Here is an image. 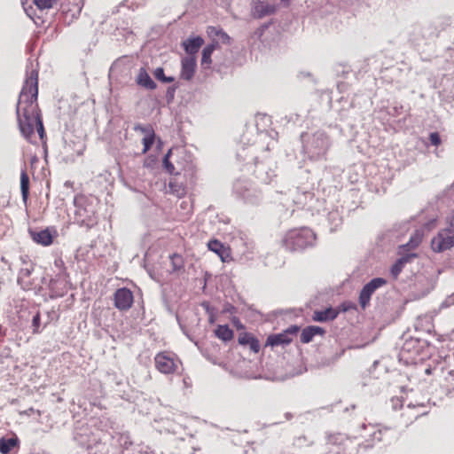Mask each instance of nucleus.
<instances>
[{"label": "nucleus", "instance_id": "28", "mask_svg": "<svg viewBox=\"0 0 454 454\" xmlns=\"http://www.w3.org/2000/svg\"><path fill=\"white\" fill-rule=\"evenodd\" d=\"M169 258L172 265V271H179L184 268V259L180 254H173Z\"/></svg>", "mask_w": 454, "mask_h": 454}, {"label": "nucleus", "instance_id": "8", "mask_svg": "<svg viewBox=\"0 0 454 454\" xmlns=\"http://www.w3.org/2000/svg\"><path fill=\"white\" fill-rule=\"evenodd\" d=\"M387 284V280L382 278H372L369 283H367L361 290L359 294V304L362 307V309H365L369 303L372 295L374 294V292L385 286Z\"/></svg>", "mask_w": 454, "mask_h": 454}, {"label": "nucleus", "instance_id": "34", "mask_svg": "<svg viewBox=\"0 0 454 454\" xmlns=\"http://www.w3.org/2000/svg\"><path fill=\"white\" fill-rule=\"evenodd\" d=\"M328 220L334 227H338L341 223V217L337 211L330 212Z\"/></svg>", "mask_w": 454, "mask_h": 454}, {"label": "nucleus", "instance_id": "26", "mask_svg": "<svg viewBox=\"0 0 454 454\" xmlns=\"http://www.w3.org/2000/svg\"><path fill=\"white\" fill-rule=\"evenodd\" d=\"M20 190L22 200L26 202L29 193V178L26 171H22L20 175Z\"/></svg>", "mask_w": 454, "mask_h": 454}, {"label": "nucleus", "instance_id": "15", "mask_svg": "<svg viewBox=\"0 0 454 454\" xmlns=\"http://www.w3.org/2000/svg\"><path fill=\"white\" fill-rule=\"evenodd\" d=\"M292 337L288 336V333L283 332L278 334L270 335L267 338L265 346H270L272 348L277 346L285 347L292 342Z\"/></svg>", "mask_w": 454, "mask_h": 454}, {"label": "nucleus", "instance_id": "38", "mask_svg": "<svg viewBox=\"0 0 454 454\" xmlns=\"http://www.w3.org/2000/svg\"><path fill=\"white\" fill-rule=\"evenodd\" d=\"M369 428L372 430V440L380 442L382 440V431L380 429H376L374 426L370 425Z\"/></svg>", "mask_w": 454, "mask_h": 454}, {"label": "nucleus", "instance_id": "16", "mask_svg": "<svg viewBox=\"0 0 454 454\" xmlns=\"http://www.w3.org/2000/svg\"><path fill=\"white\" fill-rule=\"evenodd\" d=\"M29 233L32 239L37 244L43 246H49L53 241L52 235L48 229L42 230L39 231H30Z\"/></svg>", "mask_w": 454, "mask_h": 454}, {"label": "nucleus", "instance_id": "22", "mask_svg": "<svg viewBox=\"0 0 454 454\" xmlns=\"http://www.w3.org/2000/svg\"><path fill=\"white\" fill-rule=\"evenodd\" d=\"M239 342L241 345H248L250 349L254 353L260 350V342L257 339L250 334H245L239 338Z\"/></svg>", "mask_w": 454, "mask_h": 454}, {"label": "nucleus", "instance_id": "46", "mask_svg": "<svg viewBox=\"0 0 454 454\" xmlns=\"http://www.w3.org/2000/svg\"><path fill=\"white\" fill-rule=\"evenodd\" d=\"M154 163V160H149V159H146L144 162V167L145 168H151L152 165Z\"/></svg>", "mask_w": 454, "mask_h": 454}, {"label": "nucleus", "instance_id": "17", "mask_svg": "<svg viewBox=\"0 0 454 454\" xmlns=\"http://www.w3.org/2000/svg\"><path fill=\"white\" fill-rule=\"evenodd\" d=\"M136 82L139 86L147 90H154L157 86L144 67L139 69Z\"/></svg>", "mask_w": 454, "mask_h": 454}, {"label": "nucleus", "instance_id": "36", "mask_svg": "<svg viewBox=\"0 0 454 454\" xmlns=\"http://www.w3.org/2000/svg\"><path fill=\"white\" fill-rule=\"evenodd\" d=\"M257 147L258 145H254L247 149L243 148L242 152L238 153V157H243V160H246L248 154L252 156L256 153Z\"/></svg>", "mask_w": 454, "mask_h": 454}, {"label": "nucleus", "instance_id": "39", "mask_svg": "<svg viewBox=\"0 0 454 454\" xmlns=\"http://www.w3.org/2000/svg\"><path fill=\"white\" fill-rule=\"evenodd\" d=\"M429 140L434 146H438L441 144V137L437 132H432L429 136Z\"/></svg>", "mask_w": 454, "mask_h": 454}, {"label": "nucleus", "instance_id": "24", "mask_svg": "<svg viewBox=\"0 0 454 454\" xmlns=\"http://www.w3.org/2000/svg\"><path fill=\"white\" fill-rule=\"evenodd\" d=\"M415 256L416 255L412 254L399 258L391 268V274L394 276V278H397V276L402 271L403 266L410 261L411 258Z\"/></svg>", "mask_w": 454, "mask_h": 454}, {"label": "nucleus", "instance_id": "29", "mask_svg": "<svg viewBox=\"0 0 454 454\" xmlns=\"http://www.w3.org/2000/svg\"><path fill=\"white\" fill-rule=\"evenodd\" d=\"M153 75L157 80L163 83L172 82L175 80L173 76H166L162 67H157L153 72Z\"/></svg>", "mask_w": 454, "mask_h": 454}, {"label": "nucleus", "instance_id": "2", "mask_svg": "<svg viewBox=\"0 0 454 454\" xmlns=\"http://www.w3.org/2000/svg\"><path fill=\"white\" fill-rule=\"evenodd\" d=\"M98 200L94 196L77 195L74 200V220L80 226L88 229L98 223L97 207Z\"/></svg>", "mask_w": 454, "mask_h": 454}, {"label": "nucleus", "instance_id": "19", "mask_svg": "<svg viewBox=\"0 0 454 454\" xmlns=\"http://www.w3.org/2000/svg\"><path fill=\"white\" fill-rule=\"evenodd\" d=\"M203 39L200 36H197L184 41L183 43V46L189 56H193L199 51L200 48L203 45Z\"/></svg>", "mask_w": 454, "mask_h": 454}, {"label": "nucleus", "instance_id": "42", "mask_svg": "<svg viewBox=\"0 0 454 454\" xmlns=\"http://www.w3.org/2000/svg\"><path fill=\"white\" fill-rule=\"evenodd\" d=\"M30 273H31V271L28 269L20 270V274H19V281L25 278L29 277Z\"/></svg>", "mask_w": 454, "mask_h": 454}, {"label": "nucleus", "instance_id": "31", "mask_svg": "<svg viewBox=\"0 0 454 454\" xmlns=\"http://www.w3.org/2000/svg\"><path fill=\"white\" fill-rule=\"evenodd\" d=\"M154 137H155L154 133L144 137V138L142 139V143L144 145L143 153H145L147 151L150 150V148L152 147V145L154 143Z\"/></svg>", "mask_w": 454, "mask_h": 454}, {"label": "nucleus", "instance_id": "47", "mask_svg": "<svg viewBox=\"0 0 454 454\" xmlns=\"http://www.w3.org/2000/svg\"><path fill=\"white\" fill-rule=\"evenodd\" d=\"M35 413H37L38 415H40V414H41L40 411H38V410H37V411H35L34 408H30V409H28L27 411H25V414H27V415H30V414L35 413Z\"/></svg>", "mask_w": 454, "mask_h": 454}, {"label": "nucleus", "instance_id": "14", "mask_svg": "<svg viewBox=\"0 0 454 454\" xmlns=\"http://www.w3.org/2000/svg\"><path fill=\"white\" fill-rule=\"evenodd\" d=\"M435 224V219H432L431 221L427 222L423 229L416 230L413 236L411 237L409 242L406 244L407 247L411 248L417 247L420 242L423 239V237L425 235L424 229H427V231H430L433 227H434Z\"/></svg>", "mask_w": 454, "mask_h": 454}, {"label": "nucleus", "instance_id": "35", "mask_svg": "<svg viewBox=\"0 0 454 454\" xmlns=\"http://www.w3.org/2000/svg\"><path fill=\"white\" fill-rule=\"evenodd\" d=\"M134 129L136 131H139V132L145 134V136H148V135L154 133V130L151 125L144 126L141 124H137V125H135Z\"/></svg>", "mask_w": 454, "mask_h": 454}, {"label": "nucleus", "instance_id": "13", "mask_svg": "<svg viewBox=\"0 0 454 454\" xmlns=\"http://www.w3.org/2000/svg\"><path fill=\"white\" fill-rule=\"evenodd\" d=\"M207 34L212 37L213 42L215 43V47L218 46L219 43L223 44H230L231 37L225 33L222 28L216 27H208Z\"/></svg>", "mask_w": 454, "mask_h": 454}, {"label": "nucleus", "instance_id": "40", "mask_svg": "<svg viewBox=\"0 0 454 454\" xmlns=\"http://www.w3.org/2000/svg\"><path fill=\"white\" fill-rule=\"evenodd\" d=\"M418 343L417 340H410L404 342L403 346V351H410L412 347H414L415 344Z\"/></svg>", "mask_w": 454, "mask_h": 454}, {"label": "nucleus", "instance_id": "52", "mask_svg": "<svg viewBox=\"0 0 454 454\" xmlns=\"http://www.w3.org/2000/svg\"><path fill=\"white\" fill-rule=\"evenodd\" d=\"M363 428H364V429H366V428H367V427H366L365 425H363Z\"/></svg>", "mask_w": 454, "mask_h": 454}, {"label": "nucleus", "instance_id": "1", "mask_svg": "<svg viewBox=\"0 0 454 454\" xmlns=\"http://www.w3.org/2000/svg\"><path fill=\"white\" fill-rule=\"evenodd\" d=\"M38 71L33 66L27 70L26 79L19 96L16 114L22 136L32 142L34 129L36 128L41 139L44 137V129L37 104Z\"/></svg>", "mask_w": 454, "mask_h": 454}, {"label": "nucleus", "instance_id": "50", "mask_svg": "<svg viewBox=\"0 0 454 454\" xmlns=\"http://www.w3.org/2000/svg\"><path fill=\"white\" fill-rule=\"evenodd\" d=\"M21 1H22V5H23V8H24V11L27 12V14L29 17H31V14L28 12V10H27V6H26V4H27V0H26V1H25V0H21Z\"/></svg>", "mask_w": 454, "mask_h": 454}, {"label": "nucleus", "instance_id": "30", "mask_svg": "<svg viewBox=\"0 0 454 454\" xmlns=\"http://www.w3.org/2000/svg\"><path fill=\"white\" fill-rule=\"evenodd\" d=\"M258 137V143L260 144H266V150H270V147H272L275 144L274 140L270 138L268 132H260L257 135Z\"/></svg>", "mask_w": 454, "mask_h": 454}, {"label": "nucleus", "instance_id": "41", "mask_svg": "<svg viewBox=\"0 0 454 454\" xmlns=\"http://www.w3.org/2000/svg\"><path fill=\"white\" fill-rule=\"evenodd\" d=\"M342 438H343V437H342V435H341V434H330V435L328 436V442H329L330 443H333V444H335V443H337L339 441H341V440H342Z\"/></svg>", "mask_w": 454, "mask_h": 454}, {"label": "nucleus", "instance_id": "20", "mask_svg": "<svg viewBox=\"0 0 454 454\" xmlns=\"http://www.w3.org/2000/svg\"><path fill=\"white\" fill-rule=\"evenodd\" d=\"M338 316V311L333 308H328L324 310L315 311L312 319L317 322H325L333 320Z\"/></svg>", "mask_w": 454, "mask_h": 454}, {"label": "nucleus", "instance_id": "37", "mask_svg": "<svg viewBox=\"0 0 454 454\" xmlns=\"http://www.w3.org/2000/svg\"><path fill=\"white\" fill-rule=\"evenodd\" d=\"M41 317L40 313L37 312L32 319L33 333H38L40 332Z\"/></svg>", "mask_w": 454, "mask_h": 454}, {"label": "nucleus", "instance_id": "10", "mask_svg": "<svg viewBox=\"0 0 454 454\" xmlns=\"http://www.w3.org/2000/svg\"><path fill=\"white\" fill-rule=\"evenodd\" d=\"M133 303V294L128 288H119L114 293V305L120 310L129 309Z\"/></svg>", "mask_w": 454, "mask_h": 454}, {"label": "nucleus", "instance_id": "21", "mask_svg": "<svg viewBox=\"0 0 454 454\" xmlns=\"http://www.w3.org/2000/svg\"><path fill=\"white\" fill-rule=\"evenodd\" d=\"M207 247L210 251L215 253L223 262H224L226 257L229 256L228 250L225 248L223 244L217 239L209 240Z\"/></svg>", "mask_w": 454, "mask_h": 454}, {"label": "nucleus", "instance_id": "23", "mask_svg": "<svg viewBox=\"0 0 454 454\" xmlns=\"http://www.w3.org/2000/svg\"><path fill=\"white\" fill-rule=\"evenodd\" d=\"M216 49L215 43H211L210 44L207 45L203 51H202V58H201V66L205 68L209 67L212 60L211 56L214 51Z\"/></svg>", "mask_w": 454, "mask_h": 454}, {"label": "nucleus", "instance_id": "32", "mask_svg": "<svg viewBox=\"0 0 454 454\" xmlns=\"http://www.w3.org/2000/svg\"><path fill=\"white\" fill-rule=\"evenodd\" d=\"M172 153V149L168 150L167 154L164 156L163 159V166L168 173L169 174H175V167L174 165L169 161V156Z\"/></svg>", "mask_w": 454, "mask_h": 454}, {"label": "nucleus", "instance_id": "43", "mask_svg": "<svg viewBox=\"0 0 454 454\" xmlns=\"http://www.w3.org/2000/svg\"><path fill=\"white\" fill-rule=\"evenodd\" d=\"M299 331V328L298 326L296 325H293L291 327H289L288 329H286V331H284L285 333H288V336L292 337L293 335L296 334V333Z\"/></svg>", "mask_w": 454, "mask_h": 454}, {"label": "nucleus", "instance_id": "4", "mask_svg": "<svg viewBox=\"0 0 454 454\" xmlns=\"http://www.w3.org/2000/svg\"><path fill=\"white\" fill-rule=\"evenodd\" d=\"M315 233L309 228L302 227L287 231L283 243L291 251L302 250L314 244Z\"/></svg>", "mask_w": 454, "mask_h": 454}, {"label": "nucleus", "instance_id": "45", "mask_svg": "<svg viewBox=\"0 0 454 454\" xmlns=\"http://www.w3.org/2000/svg\"><path fill=\"white\" fill-rule=\"evenodd\" d=\"M402 109H403V106H395L393 107V113H392V112H390L389 114H393V115H398V114H400V110H402Z\"/></svg>", "mask_w": 454, "mask_h": 454}, {"label": "nucleus", "instance_id": "25", "mask_svg": "<svg viewBox=\"0 0 454 454\" xmlns=\"http://www.w3.org/2000/svg\"><path fill=\"white\" fill-rule=\"evenodd\" d=\"M217 338L223 341L231 340L233 338V331L227 325H218L215 331Z\"/></svg>", "mask_w": 454, "mask_h": 454}, {"label": "nucleus", "instance_id": "33", "mask_svg": "<svg viewBox=\"0 0 454 454\" xmlns=\"http://www.w3.org/2000/svg\"><path fill=\"white\" fill-rule=\"evenodd\" d=\"M55 1L56 0H33V3L37 6L38 9L45 10L51 8Z\"/></svg>", "mask_w": 454, "mask_h": 454}, {"label": "nucleus", "instance_id": "11", "mask_svg": "<svg viewBox=\"0 0 454 454\" xmlns=\"http://www.w3.org/2000/svg\"><path fill=\"white\" fill-rule=\"evenodd\" d=\"M275 12V5L269 4L261 0H253L252 2V15L256 19H262L267 15L273 14Z\"/></svg>", "mask_w": 454, "mask_h": 454}, {"label": "nucleus", "instance_id": "9", "mask_svg": "<svg viewBox=\"0 0 454 454\" xmlns=\"http://www.w3.org/2000/svg\"><path fill=\"white\" fill-rule=\"evenodd\" d=\"M256 177L265 184H269L276 176L275 169L272 168L273 164L266 165L264 162H259L258 157L254 158Z\"/></svg>", "mask_w": 454, "mask_h": 454}, {"label": "nucleus", "instance_id": "3", "mask_svg": "<svg viewBox=\"0 0 454 454\" xmlns=\"http://www.w3.org/2000/svg\"><path fill=\"white\" fill-rule=\"evenodd\" d=\"M302 151L310 160H322L331 146V140L324 131L301 135Z\"/></svg>", "mask_w": 454, "mask_h": 454}, {"label": "nucleus", "instance_id": "51", "mask_svg": "<svg viewBox=\"0 0 454 454\" xmlns=\"http://www.w3.org/2000/svg\"><path fill=\"white\" fill-rule=\"evenodd\" d=\"M286 417L287 419H290L292 418V415L290 413H286Z\"/></svg>", "mask_w": 454, "mask_h": 454}, {"label": "nucleus", "instance_id": "18", "mask_svg": "<svg viewBox=\"0 0 454 454\" xmlns=\"http://www.w3.org/2000/svg\"><path fill=\"white\" fill-rule=\"evenodd\" d=\"M325 333V330L317 325H310L305 327L301 333V341L302 343H309L313 340L315 335H323Z\"/></svg>", "mask_w": 454, "mask_h": 454}, {"label": "nucleus", "instance_id": "27", "mask_svg": "<svg viewBox=\"0 0 454 454\" xmlns=\"http://www.w3.org/2000/svg\"><path fill=\"white\" fill-rule=\"evenodd\" d=\"M17 444L18 440L16 438H2L0 440V452L2 454H8Z\"/></svg>", "mask_w": 454, "mask_h": 454}, {"label": "nucleus", "instance_id": "49", "mask_svg": "<svg viewBox=\"0 0 454 454\" xmlns=\"http://www.w3.org/2000/svg\"><path fill=\"white\" fill-rule=\"evenodd\" d=\"M74 439L78 442L81 445H86L85 442L82 439V436L75 435Z\"/></svg>", "mask_w": 454, "mask_h": 454}, {"label": "nucleus", "instance_id": "7", "mask_svg": "<svg viewBox=\"0 0 454 454\" xmlns=\"http://www.w3.org/2000/svg\"><path fill=\"white\" fill-rule=\"evenodd\" d=\"M431 247L432 249L437 253L450 249L454 247V231L451 229L440 231L432 239Z\"/></svg>", "mask_w": 454, "mask_h": 454}, {"label": "nucleus", "instance_id": "5", "mask_svg": "<svg viewBox=\"0 0 454 454\" xmlns=\"http://www.w3.org/2000/svg\"><path fill=\"white\" fill-rule=\"evenodd\" d=\"M233 192L239 199L252 206L262 200V192L247 179H238L233 184Z\"/></svg>", "mask_w": 454, "mask_h": 454}, {"label": "nucleus", "instance_id": "48", "mask_svg": "<svg viewBox=\"0 0 454 454\" xmlns=\"http://www.w3.org/2000/svg\"><path fill=\"white\" fill-rule=\"evenodd\" d=\"M392 403H393V406H394L395 409H396L398 404H400V406H402V401L400 399H398V398L392 399Z\"/></svg>", "mask_w": 454, "mask_h": 454}, {"label": "nucleus", "instance_id": "44", "mask_svg": "<svg viewBox=\"0 0 454 454\" xmlns=\"http://www.w3.org/2000/svg\"><path fill=\"white\" fill-rule=\"evenodd\" d=\"M445 380L450 383L452 387H454V371H450L448 372V376H446Z\"/></svg>", "mask_w": 454, "mask_h": 454}, {"label": "nucleus", "instance_id": "12", "mask_svg": "<svg viewBox=\"0 0 454 454\" xmlns=\"http://www.w3.org/2000/svg\"><path fill=\"white\" fill-rule=\"evenodd\" d=\"M181 64V78L186 81H190L193 77L197 67L195 57H184L182 59Z\"/></svg>", "mask_w": 454, "mask_h": 454}, {"label": "nucleus", "instance_id": "6", "mask_svg": "<svg viewBox=\"0 0 454 454\" xmlns=\"http://www.w3.org/2000/svg\"><path fill=\"white\" fill-rule=\"evenodd\" d=\"M155 368L162 374H172L178 369L180 361L175 354L162 351L154 357Z\"/></svg>", "mask_w": 454, "mask_h": 454}]
</instances>
